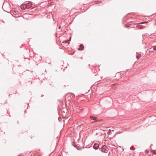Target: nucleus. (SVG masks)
Returning a JSON list of instances; mask_svg holds the SVG:
<instances>
[{"mask_svg": "<svg viewBox=\"0 0 156 156\" xmlns=\"http://www.w3.org/2000/svg\"><path fill=\"white\" fill-rule=\"evenodd\" d=\"M101 131L102 130L101 129H96L94 131V132L95 133V136L98 137H99V136H101L102 134L101 132Z\"/></svg>", "mask_w": 156, "mask_h": 156, "instance_id": "1", "label": "nucleus"}, {"mask_svg": "<svg viewBox=\"0 0 156 156\" xmlns=\"http://www.w3.org/2000/svg\"><path fill=\"white\" fill-rule=\"evenodd\" d=\"M101 151L102 152L107 153L108 151V148L106 146H103L101 148Z\"/></svg>", "mask_w": 156, "mask_h": 156, "instance_id": "2", "label": "nucleus"}, {"mask_svg": "<svg viewBox=\"0 0 156 156\" xmlns=\"http://www.w3.org/2000/svg\"><path fill=\"white\" fill-rule=\"evenodd\" d=\"M99 146V144L98 143H95L94 144L93 147L94 149L97 150L98 149Z\"/></svg>", "mask_w": 156, "mask_h": 156, "instance_id": "3", "label": "nucleus"}, {"mask_svg": "<svg viewBox=\"0 0 156 156\" xmlns=\"http://www.w3.org/2000/svg\"><path fill=\"white\" fill-rule=\"evenodd\" d=\"M32 5V4L30 3H28L26 5H24V6L26 8H30Z\"/></svg>", "mask_w": 156, "mask_h": 156, "instance_id": "4", "label": "nucleus"}, {"mask_svg": "<svg viewBox=\"0 0 156 156\" xmlns=\"http://www.w3.org/2000/svg\"><path fill=\"white\" fill-rule=\"evenodd\" d=\"M71 40H65L64 41H62V43H65L66 44H67L66 45H67L69 44V43L68 42V41H70Z\"/></svg>", "mask_w": 156, "mask_h": 156, "instance_id": "5", "label": "nucleus"}, {"mask_svg": "<svg viewBox=\"0 0 156 156\" xmlns=\"http://www.w3.org/2000/svg\"><path fill=\"white\" fill-rule=\"evenodd\" d=\"M84 46L82 44H81L80 45V48H78V50H82L83 49Z\"/></svg>", "mask_w": 156, "mask_h": 156, "instance_id": "6", "label": "nucleus"}, {"mask_svg": "<svg viewBox=\"0 0 156 156\" xmlns=\"http://www.w3.org/2000/svg\"><path fill=\"white\" fill-rule=\"evenodd\" d=\"M90 119L92 120H95L96 119V118L95 117H94L93 116H90Z\"/></svg>", "mask_w": 156, "mask_h": 156, "instance_id": "7", "label": "nucleus"}, {"mask_svg": "<svg viewBox=\"0 0 156 156\" xmlns=\"http://www.w3.org/2000/svg\"><path fill=\"white\" fill-rule=\"evenodd\" d=\"M140 55H139V54H138L137 53H136V57L137 59L140 58Z\"/></svg>", "mask_w": 156, "mask_h": 156, "instance_id": "8", "label": "nucleus"}, {"mask_svg": "<svg viewBox=\"0 0 156 156\" xmlns=\"http://www.w3.org/2000/svg\"><path fill=\"white\" fill-rule=\"evenodd\" d=\"M112 131V130L111 129H110L109 131L108 132V133L110 134V133H112L111 132V131Z\"/></svg>", "mask_w": 156, "mask_h": 156, "instance_id": "9", "label": "nucleus"}, {"mask_svg": "<svg viewBox=\"0 0 156 156\" xmlns=\"http://www.w3.org/2000/svg\"><path fill=\"white\" fill-rule=\"evenodd\" d=\"M20 7H21V8L22 9H24V6L23 5H21L20 6Z\"/></svg>", "mask_w": 156, "mask_h": 156, "instance_id": "10", "label": "nucleus"}, {"mask_svg": "<svg viewBox=\"0 0 156 156\" xmlns=\"http://www.w3.org/2000/svg\"><path fill=\"white\" fill-rule=\"evenodd\" d=\"M145 152L146 153H148L149 152V151L148 150H146L145 151Z\"/></svg>", "mask_w": 156, "mask_h": 156, "instance_id": "11", "label": "nucleus"}, {"mask_svg": "<svg viewBox=\"0 0 156 156\" xmlns=\"http://www.w3.org/2000/svg\"><path fill=\"white\" fill-rule=\"evenodd\" d=\"M58 120L59 121H60V120H61V119L60 117H58Z\"/></svg>", "mask_w": 156, "mask_h": 156, "instance_id": "12", "label": "nucleus"}, {"mask_svg": "<svg viewBox=\"0 0 156 156\" xmlns=\"http://www.w3.org/2000/svg\"><path fill=\"white\" fill-rule=\"evenodd\" d=\"M156 49V48H154L152 49V50H155Z\"/></svg>", "mask_w": 156, "mask_h": 156, "instance_id": "13", "label": "nucleus"}, {"mask_svg": "<svg viewBox=\"0 0 156 156\" xmlns=\"http://www.w3.org/2000/svg\"><path fill=\"white\" fill-rule=\"evenodd\" d=\"M152 146V144H151V146H150V147H151V146Z\"/></svg>", "mask_w": 156, "mask_h": 156, "instance_id": "14", "label": "nucleus"}, {"mask_svg": "<svg viewBox=\"0 0 156 156\" xmlns=\"http://www.w3.org/2000/svg\"><path fill=\"white\" fill-rule=\"evenodd\" d=\"M145 23H147V22H145Z\"/></svg>", "mask_w": 156, "mask_h": 156, "instance_id": "15", "label": "nucleus"}, {"mask_svg": "<svg viewBox=\"0 0 156 156\" xmlns=\"http://www.w3.org/2000/svg\"><path fill=\"white\" fill-rule=\"evenodd\" d=\"M112 131H114L113 130H112Z\"/></svg>", "mask_w": 156, "mask_h": 156, "instance_id": "16", "label": "nucleus"}, {"mask_svg": "<svg viewBox=\"0 0 156 156\" xmlns=\"http://www.w3.org/2000/svg\"><path fill=\"white\" fill-rule=\"evenodd\" d=\"M22 156V155H19V156Z\"/></svg>", "mask_w": 156, "mask_h": 156, "instance_id": "17", "label": "nucleus"}]
</instances>
